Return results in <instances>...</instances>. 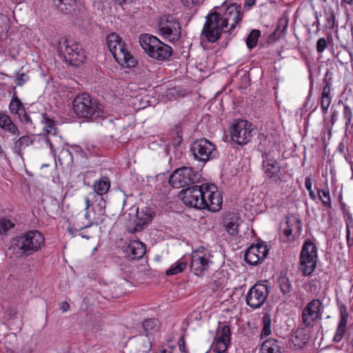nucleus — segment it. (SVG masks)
<instances>
[{"instance_id":"obj_47","label":"nucleus","mask_w":353,"mask_h":353,"mask_svg":"<svg viewBox=\"0 0 353 353\" xmlns=\"http://www.w3.org/2000/svg\"><path fill=\"white\" fill-rule=\"evenodd\" d=\"M223 279L219 278L217 274H214L209 283V287L213 291H216L219 288L223 285Z\"/></svg>"},{"instance_id":"obj_6","label":"nucleus","mask_w":353,"mask_h":353,"mask_svg":"<svg viewBox=\"0 0 353 353\" xmlns=\"http://www.w3.org/2000/svg\"><path fill=\"white\" fill-rule=\"evenodd\" d=\"M201 174L192 167L183 166L176 169L169 178V183L174 188L190 187L201 182Z\"/></svg>"},{"instance_id":"obj_62","label":"nucleus","mask_w":353,"mask_h":353,"mask_svg":"<svg viewBox=\"0 0 353 353\" xmlns=\"http://www.w3.org/2000/svg\"><path fill=\"white\" fill-rule=\"evenodd\" d=\"M331 88L328 85H325L323 88L321 97H330Z\"/></svg>"},{"instance_id":"obj_59","label":"nucleus","mask_w":353,"mask_h":353,"mask_svg":"<svg viewBox=\"0 0 353 353\" xmlns=\"http://www.w3.org/2000/svg\"><path fill=\"white\" fill-rule=\"evenodd\" d=\"M179 347L181 353H188L185 347V342L183 338H181L179 341Z\"/></svg>"},{"instance_id":"obj_37","label":"nucleus","mask_w":353,"mask_h":353,"mask_svg":"<svg viewBox=\"0 0 353 353\" xmlns=\"http://www.w3.org/2000/svg\"><path fill=\"white\" fill-rule=\"evenodd\" d=\"M346 241L348 248L353 246V218L350 213L345 216Z\"/></svg>"},{"instance_id":"obj_52","label":"nucleus","mask_w":353,"mask_h":353,"mask_svg":"<svg viewBox=\"0 0 353 353\" xmlns=\"http://www.w3.org/2000/svg\"><path fill=\"white\" fill-rule=\"evenodd\" d=\"M292 226L293 224L291 223V221H287L285 223V227L283 228V234L286 236L288 239H290V236L292 233Z\"/></svg>"},{"instance_id":"obj_61","label":"nucleus","mask_w":353,"mask_h":353,"mask_svg":"<svg viewBox=\"0 0 353 353\" xmlns=\"http://www.w3.org/2000/svg\"><path fill=\"white\" fill-rule=\"evenodd\" d=\"M330 74L331 73L329 71H327V72L325 74V77H324L323 81H324L325 85H328L331 88L332 79L330 76Z\"/></svg>"},{"instance_id":"obj_63","label":"nucleus","mask_w":353,"mask_h":353,"mask_svg":"<svg viewBox=\"0 0 353 353\" xmlns=\"http://www.w3.org/2000/svg\"><path fill=\"white\" fill-rule=\"evenodd\" d=\"M312 183L311 178L309 176H307L305 178V186L308 192L310 190H312Z\"/></svg>"},{"instance_id":"obj_23","label":"nucleus","mask_w":353,"mask_h":353,"mask_svg":"<svg viewBox=\"0 0 353 353\" xmlns=\"http://www.w3.org/2000/svg\"><path fill=\"white\" fill-rule=\"evenodd\" d=\"M240 217L234 212H225L222 217V223L228 234L235 236L238 234Z\"/></svg>"},{"instance_id":"obj_30","label":"nucleus","mask_w":353,"mask_h":353,"mask_svg":"<svg viewBox=\"0 0 353 353\" xmlns=\"http://www.w3.org/2000/svg\"><path fill=\"white\" fill-rule=\"evenodd\" d=\"M137 353H149L152 349L150 337L146 335H140L135 339Z\"/></svg>"},{"instance_id":"obj_54","label":"nucleus","mask_w":353,"mask_h":353,"mask_svg":"<svg viewBox=\"0 0 353 353\" xmlns=\"http://www.w3.org/2000/svg\"><path fill=\"white\" fill-rule=\"evenodd\" d=\"M183 6L191 8L193 6L200 3L202 0H180Z\"/></svg>"},{"instance_id":"obj_38","label":"nucleus","mask_w":353,"mask_h":353,"mask_svg":"<svg viewBox=\"0 0 353 353\" xmlns=\"http://www.w3.org/2000/svg\"><path fill=\"white\" fill-rule=\"evenodd\" d=\"M106 41L108 48L110 52H115V49L123 42L121 37L115 32L109 34L107 36Z\"/></svg>"},{"instance_id":"obj_13","label":"nucleus","mask_w":353,"mask_h":353,"mask_svg":"<svg viewBox=\"0 0 353 353\" xmlns=\"http://www.w3.org/2000/svg\"><path fill=\"white\" fill-rule=\"evenodd\" d=\"M190 151L195 159L205 163L215 157L216 148L214 143L203 138L192 143Z\"/></svg>"},{"instance_id":"obj_20","label":"nucleus","mask_w":353,"mask_h":353,"mask_svg":"<svg viewBox=\"0 0 353 353\" xmlns=\"http://www.w3.org/2000/svg\"><path fill=\"white\" fill-rule=\"evenodd\" d=\"M9 110L12 114L17 115L22 123L28 127L32 126L34 128V122L30 115L27 114L23 103L15 94H14L10 101Z\"/></svg>"},{"instance_id":"obj_29","label":"nucleus","mask_w":353,"mask_h":353,"mask_svg":"<svg viewBox=\"0 0 353 353\" xmlns=\"http://www.w3.org/2000/svg\"><path fill=\"white\" fill-rule=\"evenodd\" d=\"M277 283L283 296L290 297L292 286L290 279L287 276V272L282 271L281 272Z\"/></svg>"},{"instance_id":"obj_7","label":"nucleus","mask_w":353,"mask_h":353,"mask_svg":"<svg viewBox=\"0 0 353 353\" xmlns=\"http://www.w3.org/2000/svg\"><path fill=\"white\" fill-rule=\"evenodd\" d=\"M43 235L37 230H30L16 239V245L21 253L30 256L38 252L44 245Z\"/></svg>"},{"instance_id":"obj_9","label":"nucleus","mask_w":353,"mask_h":353,"mask_svg":"<svg viewBox=\"0 0 353 353\" xmlns=\"http://www.w3.org/2000/svg\"><path fill=\"white\" fill-rule=\"evenodd\" d=\"M317 248L310 239L305 241L300 254L299 270L302 274L308 276L316 266Z\"/></svg>"},{"instance_id":"obj_3","label":"nucleus","mask_w":353,"mask_h":353,"mask_svg":"<svg viewBox=\"0 0 353 353\" xmlns=\"http://www.w3.org/2000/svg\"><path fill=\"white\" fill-rule=\"evenodd\" d=\"M139 42L144 52L149 57L159 61L168 59L173 52L170 46L150 34H141L139 37Z\"/></svg>"},{"instance_id":"obj_60","label":"nucleus","mask_w":353,"mask_h":353,"mask_svg":"<svg viewBox=\"0 0 353 353\" xmlns=\"http://www.w3.org/2000/svg\"><path fill=\"white\" fill-rule=\"evenodd\" d=\"M256 3V0H244L243 7L246 10L251 9Z\"/></svg>"},{"instance_id":"obj_56","label":"nucleus","mask_w":353,"mask_h":353,"mask_svg":"<svg viewBox=\"0 0 353 353\" xmlns=\"http://www.w3.org/2000/svg\"><path fill=\"white\" fill-rule=\"evenodd\" d=\"M28 79L27 75L22 73L16 79V83L18 86H21L28 80Z\"/></svg>"},{"instance_id":"obj_14","label":"nucleus","mask_w":353,"mask_h":353,"mask_svg":"<svg viewBox=\"0 0 353 353\" xmlns=\"http://www.w3.org/2000/svg\"><path fill=\"white\" fill-rule=\"evenodd\" d=\"M232 140L239 145H245L252 137V123L246 120H236L230 129Z\"/></svg>"},{"instance_id":"obj_4","label":"nucleus","mask_w":353,"mask_h":353,"mask_svg":"<svg viewBox=\"0 0 353 353\" xmlns=\"http://www.w3.org/2000/svg\"><path fill=\"white\" fill-rule=\"evenodd\" d=\"M267 142L270 143L269 136L263 138L259 143V148L262 154V168L265 177L271 182L279 184L282 181L283 174L281 172V166L280 163L274 158L272 154V151L267 148H263Z\"/></svg>"},{"instance_id":"obj_36","label":"nucleus","mask_w":353,"mask_h":353,"mask_svg":"<svg viewBox=\"0 0 353 353\" xmlns=\"http://www.w3.org/2000/svg\"><path fill=\"white\" fill-rule=\"evenodd\" d=\"M143 333L150 337V334L157 331L159 327L158 319L154 318L145 319L142 323Z\"/></svg>"},{"instance_id":"obj_31","label":"nucleus","mask_w":353,"mask_h":353,"mask_svg":"<svg viewBox=\"0 0 353 353\" xmlns=\"http://www.w3.org/2000/svg\"><path fill=\"white\" fill-rule=\"evenodd\" d=\"M214 340L230 344L231 331L230 326L228 325H219Z\"/></svg>"},{"instance_id":"obj_26","label":"nucleus","mask_w":353,"mask_h":353,"mask_svg":"<svg viewBox=\"0 0 353 353\" xmlns=\"http://www.w3.org/2000/svg\"><path fill=\"white\" fill-rule=\"evenodd\" d=\"M282 341L270 338L261 344L259 353H281Z\"/></svg>"},{"instance_id":"obj_2","label":"nucleus","mask_w":353,"mask_h":353,"mask_svg":"<svg viewBox=\"0 0 353 353\" xmlns=\"http://www.w3.org/2000/svg\"><path fill=\"white\" fill-rule=\"evenodd\" d=\"M74 112L80 118L94 121L105 117L103 106L88 93L77 94L72 101Z\"/></svg>"},{"instance_id":"obj_25","label":"nucleus","mask_w":353,"mask_h":353,"mask_svg":"<svg viewBox=\"0 0 353 353\" xmlns=\"http://www.w3.org/2000/svg\"><path fill=\"white\" fill-rule=\"evenodd\" d=\"M339 313L340 319L333 338V341L335 343H339L346 332L348 313L345 305L342 304L339 306Z\"/></svg>"},{"instance_id":"obj_58","label":"nucleus","mask_w":353,"mask_h":353,"mask_svg":"<svg viewBox=\"0 0 353 353\" xmlns=\"http://www.w3.org/2000/svg\"><path fill=\"white\" fill-rule=\"evenodd\" d=\"M332 101L331 97H321V107L327 106L330 107Z\"/></svg>"},{"instance_id":"obj_21","label":"nucleus","mask_w":353,"mask_h":353,"mask_svg":"<svg viewBox=\"0 0 353 353\" xmlns=\"http://www.w3.org/2000/svg\"><path fill=\"white\" fill-rule=\"evenodd\" d=\"M155 216V212L150 208L145 207L141 210H137V220L133 227H129L128 230L132 232L142 231L145 226L150 223Z\"/></svg>"},{"instance_id":"obj_57","label":"nucleus","mask_w":353,"mask_h":353,"mask_svg":"<svg viewBox=\"0 0 353 353\" xmlns=\"http://www.w3.org/2000/svg\"><path fill=\"white\" fill-rule=\"evenodd\" d=\"M337 115H338V113H337L336 110H334L332 112L331 119H330L331 126L329 128V134L330 135L331 134L332 126L334 125V123H336V121L337 120Z\"/></svg>"},{"instance_id":"obj_24","label":"nucleus","mask_w":353,"mask_h":353,"mask_svg":"<svg viewBox=\"0 0 353 353\" xmlns=\"http://www.w3.org/2000/svg\"><path fill=\"white\" fill-rule=\"evenodd\" d=\"M18 309L14 305H8L4 312L5 323L11 330L20 331L22 329L21 321H18Z\"/></svg>"},{"instance_id":"obj_53","label":"nucleus","mask_w":353,"mask_h":353,"mask_svg":"<svg viewBox=\"0 0 353 353\" xmlns=\"http://www.w3.org/2000/svg\"><path fill=\"white\" fill-rule=\"evenodd\" d=\"M99 199L97 196H90V192L85 198V210H88L89 208L93 204L94 201H97Z\"/></svg>"},{"instance_id":"obj_39","label":"nucleus","mask_w":353,"mask_h":353,"mask_svg":"<svg viewBox=\"0 0 353 353\" xmlns=\"http://www.w3.org/2000/svg\"><path fill=\"white\" fill-rule=\"evenodd\" d=\"M317 194L319 200L323 206L332 208V200L328 187L324 189L316 188Z\"/></svg>"},{"instance_id":"obj_8","label":"nucleus","mask_w":353,"mask_h":353,"mask_svg":"<svg viewBox=\"0 0 353 353\" xmlns=\"http://www.w3.org/2000/svg\"><path fill=\"white\" fill-rule=\"evenodd\" d=\"M58 52L63 54L65 61L77 67L83 63L86 59L81 46L70 39H64L58 43Z\"/></svg>"},{"instance_id":"obj_16","label":"nucleus","mask_w":353,"mask_h":353,"mask_svg":"<svg viewBox=\"0 0 353 353\" xmlns=\"http://www.w3.org/2000/svg\"><path fill=\"white\" fill-rule=\"evenodd\" d=\"M268 249L265 245L259 243L256 245H251L245 251L244 259L251 265H256L261 263L267 256Z\"/></svg>"},{"instance_id":"obj_51","label":"nucleus","mask_w":353,"mask_h":353,"mask_svg":"<svg viewBox=\"0 0 353 353\" xmlns=\"http://www.w3.org/2000/svg\"><path fill=\"white\" fill-rule=\"evenodd\" d=\"M10 118L4 114H0V127L5 129L11 122Z\"/></svg>"},{"instance_id":"obj_27","label":"nucleus","mask_w":353,"mask_h":353,"mask_svg":"<svg viewBox=\"0 0 353 353\" xmlns=\"http://www.w3.org/2000/svg\"><path fill=\"white\" fill-rule=\"evenodd\" d=\"M37 118H34L32 120L34 122V125L37 121L41 123L43 125V129L48 134L55 135L57 134V128L55 126V122L53 119H50L46 114H41L40 115H35Z\"/></svg>"},{"instance_id":"obj_18","label":"nucleus","mask_w":353,"mask_h":353,"mask_svg":"<svg viewBox=\"0 0 353 353\" xmlns=\"http://www.w3.org/2000/svg\"><path fill=\"white\" fill-rule=\"evenodd\" d=\"M210 268V261L205 254L196 250L191 256L190 270L197 276H202Z\"/></svg>"},{"instance_id":"obj_55","label":"nucleus","mask_w":353,"mask_h":353,"mask_svg":"<svg viewBox=\"0 0 353 353\" xmlns=\"http://www.w3.org/2000/svg\"><path fill=\"white\" fill-rule=\"evenodd\" d=\"M6 130L12 133V134H19V131L17 127L14 124L12 121L5 128Z\"/></svg>"},{"instance_id":"obj_50","label":"nucleus","mask_w":353,"mask_h":353,"mask_svg":"<svg viewBox=\"0 0 353 353\" xmlns=\"http://www.w3.org/2000/svg\"><path fill=\"white\" fill-rule=\"evenodd\" d=\"M327 44L325 38L322 37L318 39L316 42V52L318 53H322L326 48Z\"/></svg>"},{"instance_id":"obj_12","label":"nucleus","mask_w":353,"mask_h":353,"mask_svg":"<svg viewBox=\"0 0 353 353\" xmlns=\"http://www.w3.org/2000/svg\"><path fill=\"white\" fill-rule=\"evenodd\" d=\"M323 305L322 302L314 299L310 301L301 313L302 325L305 328H312L316 321L322 319Z\"/></svg>"},{"instance_id":"obj_40","label":"nucleus","mask_w":353,"mask_h":353,"mask_svg":"<svg viewBox=\"0 0 353 353\" xmlns=\"http://www.w3.org/2000/svg\"><path fill=\"white\" fill-rule=\"evenodd\" d=\"M339 103L343 104V118L345 121V129L347 130L350 126H353V124H352V121L353 120L352 110L348 105L343 103L342 101H339Z\"/></svg>"},{"instance_id":"obj_43","label":"nucleus","mask_w":353,"mask_h":353,"mask_svg":"<svg viewBox=\"0 0 353 353\" xmlns=\"http://www.w3.org/2000/svg\"><path fill=\"white\" fill-rule=\"evenodd\" d=\"M271 317L270 315L265 313L263 316V328L261 332V337H266L271 333Z\"/></svg>"},{"instance_id":"obj_5","label":"nucleus","mask_w":353,"mask_h":353,"mask_svg":"<svg viewBox=\"0 0 353 353\" xmlns=\"http://www.w3.org/2000/svg\"><path fill=\"white\" fill-rule=\"evenodd\" d=\"M229 30L222 24L220 13L216 10L210 12L205 17L201 37L205 39L209 43H215L223 33H228Z\"/></svg>"},{"instance_id":"obj_10","label":"nucleus","mask_w":353,"mask_h":353,"mask_svg":"<svg viewBox=\"0 0 353 353\" xmlns=\"http://www.w3.org/2000/svg\"><path fill=\"white\" fill-rule=\"evenodd\" d=\"M158 30L163 39L175 43L181 36V26L178 19L170 14L163 15L159 19Z\"/></svg>"},{"instance_id":"obj_35","label":"nucleus","mask_w":353,"mask_h":353,"mask_svg":"<svg viewBox=\"0 0 353 353\" xmlns=\"http://www.w3.org/2000/svg\"><path fill=\"white\" fill-rule=\"evenodd\" d=\"M35 139L30 136L25 135L17 139L14 143V152L19 155L21 154L23 150L32 145Z\"/></svg>"},{"instance_id":"obj_34","label":"nucleus","mask_w":353,"mask_h":353,"mask_svg":"<svg viewBox=\"0 0 353 353\" xmlns=\"http://www.w3.org/2000/svg\"><path fill=\"white\" fill-rule=\"evenodd\" d=\"M288 17L285 15L282 16L278 21L276 28L272 34L274 40H278L285 35V30L288 25Z\"/></svg>"},{"instance_id":"obj_1","label":"nucleus","mask_w":353,"mask_h":353,"mask_svg":"<svg viewBox=\"0 0 353 353\" xmlns=\"http://www.w3.org/2000/svg\"><path fill=\"white\" fill-rule=\"evenodd\" d=\"M179 196L187 206L212 212H219L223 204L222 195L213 184L202 183L188 187L180 191Z\"/></svg>"},{"instance_id":"obj_33","label":"nucleus","mask_w":353,"mask_h":353,"mask_svg":"<svg viewBox=\"0 0 353 353\" xmlns=\"http://www.w3.org/2000/svg\"><path fill=\"white\" fill-rule=\"evenodd\" d=\"M214 340L230 344L231 331L230 326L228 325H219Z\"/></svg>"},{"instance_id":"obj_42","label":"nucleus","mask_w":353,"mask_h":353,"mask_svg":"<svg viewBox=\"0 0 353 353\" xmlns=\"http://www.w3.org/2000/svg\"><path fill=\"white\" fill-rule=\"evenodd\" d=\"M171 144L174 148H177L181 145L183 140V132L180 127H175L170 132Z\"/></svg>"},{"instance_id":"obj_49","label":"nucleus","mask_w":353,"mask_h":353,"mask_svg":"<svg viewBox=\"0 0 353 353\" xmlns=\"http://www.w3.org/2000/svg\"><path fill=\"white\" fill-rule=\"evenodd\" d=\"M92 225V223H91L90 221H89L88 223H86L85 225H83L82 226H80V227H76L74 225H72V226H70L68 227V233L72 236L74 237L76 234V233L84 228H88L90 226Z\"/></svg>"},{"instance_id":"obj_22","label":"nucleus","mask_w":353,"mask_h":353,"mask_svg":"<svg viewBox=\"0 0 353 353\" xmlns=\"http://www.w3.org/2000/svg\"><path fill=\"white\" fill-rule=\"evenodd\" d=\"M110 188V181L107 176H103L94 181L93 184L94 191L90 192V196H97L99 199V206L101 210L105 208V201L103 196L108 193Z\"/></svg>"},{"instance_id":"obj_28","label":"nucleus","mask_w":353,"mask_h":353,"mask_svg":"<svg viewBox=\"0 0 353 353\" xmlns=\"http://www.w3.org/2000/svg\"><path fill=\"white\" fill-rule=\"evenodd\" d=\"M145 245L141 241H134L131 242L128 248V252L131 254L133 259H140L145 254Z\"/></svg>"},{"instance_id":"obj_19","label":"nucleus","mask_w":353,"mask_h":353,"mask_svg":"<svg viewBox=\"0 0 353 353\" xmlns=\"http://www.w3.org/2000/svg\"><path fill=\"white\" fill-rule=\"evenodd\" d=\"M57 8L64 14L77 16L85 10V6L81 0H54Z\"/></svg>"},{"instance_id":"obj_45","label":"nucleus","mask_w":353,"mask_h":353,"mask_svg":"<svg viewBox=\"0 0 353 353\" xmlns=\"http://www.w3.org/2000/svg\"><path fill=\"white\" fill-rule=\"evenodd\" d=\"M14 227V223L7 219H0V235H7Z\"/></svg>"},{"instance_id":"obj_32","label":"nucleus","mask_w":353,"mask_h":353,"mask_svg":"<svg viewBox=\"0 0 353 353\" xmlns=\"http://www.w3.org/2000/svg\"><path fill=\"white\" fill-rule=\"evenodd\" d=\"M214 340L230 344L231 331L230 326L228 325H219Z\"/></svg>"},{"instance_id":"obj_11","label":"nucleus","mask_w":353,"mask_h":353,"mask_svg":"<svg viewBox=\"0 0 353 353\" xmlns=\"http://www.w3.org/2000/svg\"><path fill=\"white\" fill-rule=\"evenodd\" d=\"M216 12L220 13L222 24L232 33L233 30L242 21L243 13L241 6L236 3L227 5L223 3L221 7H216Z\"/></svg>"},{"instance_id":"obj_46","label":"nucleus","mask_w":353,"mask_h":353,"mask_svg":"<svg viewBox=\"0 0 353 353\" xmlns=\"http://www.w3.org/2000/svg\"><path fill=\"white\" fill-rule=\"evenodd\" d=\"M229 345L230 344L221 342V341L219 342L214 340L212 348L216 353H225L227 351Z\"/></svg>"},{"instance_id":"obj_64","label":"nucleus","mask_w":353,"mask_h":353,"mask_svg":"<svg viewBox=\"0 0 353 353\" xmlns=\"http://www.w3.org/2000/svg\"><path fill=\"white\" fill-rule=\"evenodd\" d=\"M70 308V305L68 302L66 301H63L62 303H61V305H60V309L63 312H67Z\"/></svg>"},{"instance_id":"obj_44","label":"nucleus","mask_w":353,"mask_h":353,"mask_svg":"<svg viewBox=\"0 0 353 353\" xmlns=\"http://www.w3.org/2000/svg\"><path fill=\"white\" fill-rule=\"evenodd\" d=\"M261 35V32L258 30H252L246 40L248 48L252 49L254 48L257 43L259 37Z\"/></svg>"},{"instance_id":"obj_15","label":"nucleus","mask_w":353,"mask_h":353,"mask_svg":"<svg viewBox=\"0 0 353 353\" xmlns=\"http://www.w3.org/2000/svg\"><path fill=\"white\" fill-rule=\"evenodd\" d=\"M270 288L265 283L257 282L248 291L245 301L247 304L252 308L261 307L268 298Z\"/></svg>"},{"instance_id":"obj_48","label":"nucleus","mask_w":353,"mask_h":353,"mask_svg":"<svg viewBox=\"0 0 353 353\" xmlns=\"http://www.w3.org/2000/svg\"><path fill=\"white\" fill-rule=\"evenodd\" d=\"M326 22L325 27L327 29H332L335 26V15L332 11L325 12Z\"/></svg>"},{"instance_id":"obj_17","label":"nucleus","mask_w":353,"mask_h":353,"mask_svg":"<svg viewBox=\"0 0 353 353\" xmlns=\"http://www.w3.org/2000/svg\"><path fill=\"white\" fill-rule=\"evenodd\" d=\"M111 54L117 63L123 67L132 68L138 65L137 58L128 50L124 41L115 49V52Z\"/></svg>"},{"instance_id":"obj_41","label":"nucleus","mask_w":353,"mask_h":353,"mask_svg":"<svg viewBox=\"0 0 353 353\" xmlns=\"http://www.w3.org/2000/svg\"><path fill=\"white\" fill-rule=\"evenodd\" d=\"M188 265L186 261H178L175 263L172 264L167 270L166 275L172 276L182 272Z\"/></svg>"}]
</instances>
